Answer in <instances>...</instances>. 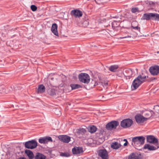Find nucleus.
Masks as SVG:
<instances>
[{"label":"nucleus","mask_w":159,"mask_h":159,"mask_svg":"<svg viewBox=\"0 0 159 159\" xmlns=\"http://www.w3.org/2000/svg\"><path fill=\"white\" fill-rule=\"evenodd\" d=\"M72 152L74 154H79L83 153V151L81 147H75L72 148Z\"/></svg>","instance_id":"obj_17"},{"label":"nucleus","mask_w":159,"mask_h":159,"mask_svg":"<svg viewBox=\"0 0 159 159\" xmlns=\"http://www.w3.org/2000/svg\"><path fill=\"white\" fill-rule=\"evenodd\" d=\"M70 86L72 90H73L82 87V86L78 84H71Z\"/></svg>","instance_id":"obj_27"},{"label":"nucleus","mask_w":159,"mask_h":159,"mask_svg":"<svg viewBox=\"0 0 159 159\" xmlns=\"http://www.w3.org/2000/svg\"><path fill=\"white\" fill-rule=\"evenodd\" d=\"M102 85L105 88H107L108 84V83L107 81H104L102 83Z\"/></svg>","instance_id":"obj_36"},{"label":"nucleus","mask_w":159,"mask_h":159,"mask_svg":"<svg viewBox=\"0 0 159 159\" xmlns=\"http://www.w3.org/2000/svg\"><path fill=\"white\" fill-rule=\"evenodd\" d=\"M24 145L25 148L28 149H33L37 146V142L34 140L29 141L25 143Z\"/></svg>","instance_id":"obj_5"},{"label":"nucleus","mask_w":159,"mask_h":159,"mask_svg":"<svg viewBox=\"0 0 159 159\" xmlns=\"http://www.w3.org/2000/svg\"><path fill=\"white\" fill-rule=\"evenodd\" d=\"M142 19L147 20L152 19L153 20L159 21V14L157 13H146L143 14Z\"/></svg>","instance_id":"obj_2"},{"label":"nucleus","mask_w":159,"mask_h":159,"mask_svg":"<svg viewBox=\"0 0 159 159\" xmlns=\"http://www.w3.org/2000/svg\"><path fill=\"white\" fill-rule=\"evenodd\" d=\"M121 147V145L117 142L112 143L111 144V147L113 149H117Z\"/></svg>","instance_id":"obj_20"},{"label":"nucleus","mask_w":159,"mask_h":159,"mask_svg":"<svg viewBox=\"0 0 159 159\" xmlns=\"http://www.w3.org/2000/svg\"><path fill=\"white\" fill-rule=\"evenodd\" d=\"M30 8L31 10L33 11H36L37 9V7L34 5H31Z\"/></svg>","instance_id":"obj_33"},{"label":"nucleus","mask_w":159,"mask_h":159,"mask_svg":"<svg viewBox=\"0 0 159 159\" xmlns=\"http://www.w3.org/2000/svg\"><path fill=\"white\" fill-rule=\"evenodd\" d=\"M149 71L152 75H157L159 74V66L155 65L150 67L149 69Z\"/></svg>","instance_id":"obj_8"},{"label":"nucleus","mask_w":159,"mask_h":159,"mask_svg":"<svg viewBox=\"0 0 159 159\" xmlns=\"http://www.w3.org/2000/svg\"><path fill=\"white\" fill-rule=\"evenodd\" d=\"M157 53H159V52H158V51L157 52Z\"/></svg>","instance_id":"obj_43"},{"label":"nucleus","mask_w":159,"mask_h":159,"mask_svg":"<svg viewBox=\"0 0 159 159\" xmlns=\"http://www.w3.org/2000/svg\"><path fill=\"white\" fill-rule=\"evenodd\" d=\"M98 155L101 157L102 159H108V152L106 149H100L98 150Z\"/></svg>","instance_id":"obj_9"},{"label":"nucleus","mask_w":159,"mask_h":159,"mask_svg":"<svg viewBox=\"0 0 159 159\" xmlns=\"http://www.w3.org/2000/svg\"><path fill=\"white\" fill-rule=\"evenodd\" d=\"M142 156L140 153H132L128 157V159H140L142 158Z\"/></svg>","instance_id":"obj_15"},{"label":"nucleus","mask_w":159,"mask_h":159,"mask_svg":"<svg viewBox=\"0 0 159 159\" xmlns=\"http://www.w3.org/2000/svg\"><path fill=\"white\" fill-rule=\"evenodd\" d=\"M156 107H159V106H157Z\"/></svg>","instance_id":"obj_44"},{"label":"nucleus","mask_w":159,"mask_h":159,"mask_svg":"<svg viewBox=\"0 0 159 159\" xmlns=\"http://www.w3.org/2000/svg\"><path fill=\"white\" fill-rule=\"evenodd\" d=\"M49 94L51 96H54L56 95L55 91L54 89H51L49 92Z\"/></svg>","instance_id":"obj_30"},{"label":"nucleus","mask_w":159,"mask_h":159,"mask_svg":"<svg viewBox=\"0 0 159 159\" xmlns=\"http://www.w3.org/2000/svg\"><path fill=\"white\" fill-rule=\"evenodd\" d=\"M52 141V138L50 136H45L39 139V142L40 143L45 144Z\"/></svg>","instance_id":"obj_12"},{"label":"nucleus","mask_w":159,"mask_h":159,"mask_svg":"<svg viewBox=\"0 0 159 159\" xmlns=\"http://www.w3.org/2000/svg\"><path fill=\"white\" fill-rule=\"evenodd\" d=\"M147 140L148 142L150 143H157L158 139L152 135H148L147 137Z\"/></svg>","instance_id":"obj_16"},{"label":"nucleus","mask_w":159,"mask_h":159,"mask_svg":"<svg viewBox=\"0 0 159 159\" xmlns=\"http://www.w3.org/2000/svg\"><path fill=\"white\" fill-rule=\"evenodd\" d=\"M145 75H140L133 81L131 86L132 90L136 89L145 80Z\"/></svg>","instance_id":"obj_1"},{"label":"nucleus","mask_w":159,"mask_h":159,"mask_svg":"<svg viewBox=\"0 0 159 159\" xmlns=\"http://www.w3.org/2000/svg\"><path fill=\"white\" fill-rule=\"evenodd\" d=\"M131 36L127 35L125 37H120V39H123L126 38H131Z\"/></svg>","instance_id":"obj_37"},{"label":"nucleus","mask_w":159,"mask_h":159,"mask_svg":"<svg viewBox=\"0 0 159 159\" xmlns=\"http://www.w3.org/2000/svg\"><path fill=\"white\" fill-rule=\"evenodd\" d=\"M148 118L144 117L140 115H137L135 116V119L137 122L138 123H143L147 120Z\"/></svg>","instance_id":"obj_14"},{"label":"nucleus","mask_w":159,"mask_h":159,"mask_svg":"<svg viewBox=\"0 0 159 159\" xmlns=\"http://www.w3.org/2000/svg\"><path fill=\"white\" fill-rule=\"evenodd\" d=\"M131 11L133 13H135L137 12H138V8L137 7L133 8H132Z\"/></svg>","instance_id":"obj_32"},{"label":"nucleus","mask_w":159,"mask_h":159,"mask_svg":"<svg viewBox=\"0 0 159 159\" xmlns=\"http://www.w3.org/2000/svg\"><path fill=\"white\" fill-rule=\"evenodd\" d=\"M57 25L56 23L53 24L51 27V31L54 34L57 36H58V33L57 30Z\"/></svg>","instance_id":"obj_18"},{"label":"nucleus","mask_w":159,"mask_h":159,"mask_svg":"<svg viewBox=\"0 0 159 159\" xmlns=\"http://www.w3.org/2000/svg\"><path fill=\"white\" fill-rule=\"evenodd\" d=\"M17 159H25V158L24 157H20Z\"/></svg>","instance_id":"obj_39"},{"label":"nucleus","mask_w":159,"mask_h":159,"mask_svg":"<svg viewBox=\"0 0 159 159\" xmlns=\"http://www.w3.org/2000/svg\"><path fill=\"white\" fill-rule=\"evenodd\" d=\"M123 74L126 79H129L134 75L132 70L130 69H125L124 70Z\"/></svg>","instance_id":"obj_10"},{"label":"nucleus","mask_w":159,"mask_h":159,"mask_svg":"<svg viewBox=\"0 0 159 159\" xmlns=\"http://www.w3.org/2000/svg\"><path fill=\"white\" fill-rule=\"evenodd\" d=\"M86 132V130L84 128H80L77 130V133L79 134L83 135Z\"/></svg>","instance_id":"obj_25"},{"label":"nucleus","mask_w":159,"mask_h":159,"mask_svg":"<svg viewBox=\"0 0 159 159\" xmlns=\"http://www.w3.org/2000/svg\"><path fill=\"white\" fill-rule=\"evenodd\" d=\"M46 158V157L44 155L39 152L37 153L34 157L35 159H45Z\"/></svg>","instance_id":"obj_23"},{"label":"nucleus","mask_w":159,"mask_h":159,"mask_svg":"<svg viewBox=\"0 0 159 159\" xmlns=\"http://www.w3.org/2000/svg\"><path fill=\"white\" fill-rule=\"evenodd\" d=\"M78 78L80 82L84 84H88L90 80L89 76L86 73H81L79 74Z\"/></svg>","instance_id":"obj_4"},{"label":"nucleus","mask_w":159,"mask_h":159,"mask_svg":"<svg viewBox=\"0 0 159 159\" xmlns=\"http://www.w3.org/2000/svg\"><path fill=\"white\" fill-rule=\"evenodd\" d=\"M61 155L65 157H68L70 156L69 154L67 153H61Z\"/></svg>","instance_id":"obj_35"},{"label":"nucleus","mask_w":159,"mask_h":159,"mask_svg":"<svg viewBox=\"0 0 159 159\" xmlns=\"http://www.w3.org/2000/svg\"><path fill=\"white\" fill-rule=\"evenodd\" d=\"M45 90V88L43 84L39 85L37 90L38 93H44Z\"/></svg>","instance_id":"obj_21"},{"label":"nucleus","mask_w":159,"mask_h":159,"mask_svg":"<svg viewBox=\"0 0 159 159\" xmlns=\"http://www.w3.org/2000/svg\"><path fill=\"white\" fill-rule=\"evenodd\" d=\"M145 138L143 136H137L132 139V145L133 146L143 145L144 143Z\"/></svg>","instance_id":"obj_3"},{"label":"nucleus","mask_w":159,"mask_h":159,"mask_svg":"<svg viewBox=\"0 0 159 159\" xmlns=\"http://www.w3.org/2000/svg\"><path fill=\"white\" fill-rule=\"evenodd\" d=\"M70 14L71 16L75 18L80 17L82 16L83 15L82 12L77 9L72 10L70 11Z\"/></svg>","instance_id":"obj_11"},{"label":"nucleus","mask_w":159,"mask_h":159,"mask_svg":"<svg viewBox=\"0 0 159 159\" xmlns=\"http://www.w3.org/2000/svg\"><path fill=\"white\" fill-rule=\"evenodd\" d=\"M89 22L87 20H85L82 23V26L84 27H86L88 25Z\"/></svg>","instance_id":"obj_28"},{"label":"nucleus","mask_w":159,"mask_h":159,"mask_svg":"<svg viewBox=\"0 0 159 159\" xmlns=\"http://www.w3.org/2000/svg\"><path fill=\"white\" fill-rule=\"evenodd\" d=\"M131 28L139 31H140V27H139L138 26H134L132 25L131 26Z\"/></svg>","instance_id":"obj_34"},{"label":"nucleus","mask_w":159,"mask_h":159,"mask_svg":"<svg viewBox=\"0 0 159 159\" xmlns=\"http://www.w3.org/2000/svg\"><path fill=\"white\" fill-rule=\"evenodd\" d=\"M118 68V66L117 65H112L109 67L108 70L111 72H114L116 71Z\"/></svg>","instance_id":"obj_24"},{"label":"nucleus","mask_w":159,"mask_h":159,"mask_svg":"<svg viewBox=\"0 0 159 159\" xmlns=\"http://www.w3.org/2000/svg\"><path fill=\"white\" fill-rule=\"evenodd\" d=\"M144 115L145 116L149 118L151 116V112L149 111H146L144 112Z\"/></svg>","instance_id":"obj_29"},{"label":"nucleus","mask_w":159,"mask_h":159,"mask_svg":"<svg viewBox=\"0 0 159 159\" xmlns=\"http://www.w3.org/2000/svg\"><path fill=\"white\" fill-rule=\"evenodd\" d=\"M88 130L89 132L93 133L97 130V128L94 125H92L88 129Z\"/></svg>","instance_id":"obj_26"},{"label":"nucleus","mask_w":159,"mask_h":159,"mask_svg":"<svg viewBox=\"0 0 159 159\" xmlns=\"http://www.w3.org/2000/svg\"><path fill=\"white\" fill-rule=\"evenodd\" d=\"M94 82L95 83V84L93 85V87H94L96 85V83L95 81H94Z\"/></svg>","instance_id":"obj_41"},{"label":"nucleus","mask_w":159,"mask_h":159,"mask_svg":"<svg viewBox=\"0 0 159 159\" xmlns=\"http://www.w3.org/2000/svg\"><path fill=\"white\" fill-rule=\"evenodd\" d=\"M126 141H127V139H124V141H125V142Z\"/></svg>","instance_id":"obj_42"},{"label":"nucleus","mask_w":159,"mask_h":159,"mask_svg":"<svg viewBox=\"0 0 159 159\" xmlns=\"http://www.w3.org/2000/svg\"><path fill=\"white\" fill-rule=\"evenodd\" d=\"M58 138L61 141L65 143H68L70 140V137L66 135H60Z\"/></svg>","instance_id":"obj_13"},{"label":"nucleus","mask_w":159,"mask_h":159,"mask_svg":"<svg viewBox=\"0 0 159 159\" xmlns=\"http://www.w3.org/2000/svg\"><path fill=\"white\" fill-rule=\"evenodd\" d=\"M128 142L127 141H126L124 143V146H127L128 144Z\"/></svg>","instance_id":"obj_38"},{"label":"nucleus","mask_w":159,"mask_h":159,"mask_svg":"<svg viewBox=\"0 0 159 159\" xmlns=\"http://www.w3.org/2000/svg\"><path fill=\"white\" fill-rule=\"evenodd\" d=\"M159 148V147L158 146L155 147L153 146H150L148 144H145L143 148L144 149H148L150 151H153Z\"/></svg>","instance_id":"obj_19"},{"label":"nucleus","mask_w":159,"mask_h":159,"mask_svg":"<svg viewBox=\"0 0 159 159\" xmlns=\"http://www.w3.org/2000/svg\"><path fill=\"white\" fill-rule=\"evenodd\" d=\"M25 153L28 156L29 159H32L34 158L33 153L31 151L26 150L25 151Z\"/></svg>","instance_id":"obj_22"},{"label":"nucleus","mask_w":159,"mask_h":159,"mask_svg":"<svg viewBox=\"0 0 159 159\" xmlns=\"http://www.w3.org/2000/svg\"><path fill=\"white\" fill-rule=\"evenodd\" d=\"M133 121L131 119L128 118L123 120L120 123V126L124 128L130 127L133 124Z\"/></svg>","instance_id":"obj_6"},{"label":"nucleus","mask_w":159,"mask_h":159,"mask_svg":"<svg viewBox=\"0 0 159 159\" xmlns=\"http://www.w3.org/2000/svg\"><path fill=\"white\" fill-rule=\"evenodd\" d=\"M145 2L147 4H149V5L153 6L154 5L155 3L153 2L147 0L145 1Z\"/></svg>","instance_id":"obj_31"},{"label":"nucleus","mask_w":159,"mask_h":159,"mask_svg":"<svg viewBox=\"0 0 159 159\" xmlns=\"http://www.w3.org/2000/svg\"><path fill=\"white\" fill-rule=\"evenodd\" d=\"M119 124V123L118 121L113 120L106 125V128L108 130H111L113 129H116Z\"/></svg>","instance_id":"obj_7"},{"label":"nucleus","mask_w":159,"mask_h":159,"mask_svg":"<svg viewBox=\"0 0 159 159\" xmlns=\"http://www.w3.org/2000/svg\"><path fill=\"white\" fill-rule=\"evenodd\" d=\"M3 89L2 87L1 86L0 87V93L3 91Z\"/></svg>","instance_id":"obj_40"}]
</instances>
